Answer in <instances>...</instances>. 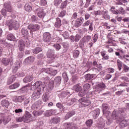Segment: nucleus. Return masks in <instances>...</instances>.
Returning a JSON list of instances; mask_svg holds the SVG:
<instances>
[{
	"label": "nucleus",
	"instance_id": "obj_45",
	"mask_svg": "<svg viewBox=\"0 0 129 129\" xmlns=\"http://www.w3.org/2000/svg\"><path fill=\"white\" fill-rule=\"evenodd\" d=\"M94 115L95 117H97L99 114L100 113V109H96V110H94L93 111Z\"/></svg>",
	"mask_w": 129,
	"mask_h": 129
},
{
	"label": "nucleus",
	"instance_id": "obj_20",
	"mask_svg": "<svg viewBox=\"0 0 129 129\" xmlns=\"http://www.w3.org/2000/svg\"><path fill=\"white\" fill-rule=\"evenodd\" d=\"M1 105L5 108H8L10 106V102L7 100H3L1 101Z\"/></svg>",
	"mask_w": 129,
	"mask_h": 129
},
{
	"label": "nucleus",
	"instance_id": "obj_28",
	"mask_svg": "<svg viewBox=\"0 0 129 129\" xmlns=\"http://www.w3.org/2000/svg\"><path fill=\"white\" fill-rule=\"evenodd\" d=\"M43 112H44V111H43L42 110H39V111L34 110L32 112V114L34 115V116L37 117V116H39L40 115H41V114H43Z\"/></svg>",
	"mask_w": 129,
	"mask_h": 129
},
{
	"label": "nucleus",
	"instance_id": "obj_18",
	"mask_svg": "<svg viewBox=\"0 0 129 129\" xmlns=\"http://www.w3.org/2000/svg\"><path fill=\"white\" fill-rule=\"evenodd\" d=\"M75 114V111H70L69 112L67 113L64 117V119L67 120V119H69L70 117H72V116H73Z\"/></svg>",
	"mask_w": 129,
	"mask_h": 129
},
{
	"label": "nucleus",
	"instance_id": "obj_44",
	"mask_svg": "<svg viewBox=\"0 0 129 129\" xmlns=\"http://www.w3.org/2000/svg\"><path fill=\"white\" fill-rule=\"evenodd\" d=\"M49 97L47 95V94H44L42 96V100L44 102H47V101H49Z\"/></svg>",
	"mask_w": 129,
	"mask_h": 129
},
{
	"label": "nucleus",
	"instance_id": "obj_9",
	"mask_svg": "<svg viewBox=\"0 0 129 129\" xmlns=\"http://www.w3.org/2000/svg\"><path fill=\"white\" fill-rule=\"evenodd\" d=\"M83 22H84V19L83 17L77 18L75 21V27L76 28H79L83 24Z\"/></svg>",
	"mask_w": 129,
	"mask_h": 129
},
{
	"label": "nucleus",
	"instance_id": "obj_61",
	"mask_svg": "<svg viewBox=\"0 0 129 129\" xmlns=\"http://www.w3.org/2000/svg\"><path fill=\"white\" fill-rule=\"evenodd\" d=\"M62 36L64 37V39H68V38H69V33L67 32H65L62 34Z\"/></svg>",
	"mask_w": 129,
	"mask_h": 129
},
{
	"label": "nucleus",
	"instance_id": "obj_12",
	"mask_svg": "<svg viewBox=\"0 0 129 129\" xmlns=\"http://www.w3.org/2000/svg\"><path fill=\"white\" fill-rule=\"evenodd\" d=\"M95 89L97 91H101L102 89H105V84L103 83H99L96 86Z\"/></svg>",
	"mask_w": 129,
	"mask_h": 129
},
{
	"label": "nucleus",
	"instance_id": "obj_11",
	"mask_svg": "<svg viewBox=\"0 0 129 129\" xmlns=\"http://www.w3.org/2000/svg\"><path fill=\"white\" fill-rule=\"evenodd\" d=\"M42 91L40 89H39L38 90H36V91H34L32 95V97L33 98H34V99H38V98H40V96H41V92Z\"/></svg>",
	"mask_w": 129,
	"mask_h": 129
},
{
	"label": "nucleus",
	"instance_id": "obj_25",
	"mask_svg": "<svg viewBox=\"0 0 129 129\" xmlns=\"http://www.w3.org/2000/svg\"><path fill=\"white\" fill-rule=\"evenodd\" d=\"M95 76H96V75L95 74H87L85 75V79L86 80H91L93 78V77H95Z\"/></svg>",
	"mask_w": 129,
	"mask_h": 129
},
{
	"label": "nucleus",
	"instance_id": "obj_55",
	"mask_svg": "<svg viewBox=\"0 0 129 129\" xmlns=\"http://www.w3.org/2000/svg\"><path fill=\"white\" fill-rule=\"evenodd\" d=\"M127 125V122L126 121H122L120 123V126H122V127H124V126H126Z\"/></svg>",
	"mask_w": 129,
	"mask_h": 129
},
{
	"label": "nucleus",
	"instance_id": "obj_8",
	"mask_svg": "<svg viewBox=\"0 0 129 129\" xmlns=\"http://www.w3.org/2000/svg\"><path fill=\"white\" fill-rule=\"evenodd\" d=\"M43 87L42 82L39 81L36 82L33 85L31 86V90H35V89H41V88Z\"/></svg>",
	"mask_w": 129,
	"mask_h": 129
},
{
	"label": "nucleus",
	"instance_id": "obj_30",
	"mask_svg": "<svg viewBox=\"0 0 129 129\" xmlns=\"http://www.w3.org/2000/svg\"><path fill=\"white\" fill-rule=\"evenodd\" d=\"M37 11H39L37 13L38 17H39V18H44V16H45L46 14L44 13L43 9L40 10V9H37Z\"/></svg>",
	"mask_w": 129,
	"mask_h": 129
},
{
	"label": "nucleus",
	"instance_id": "obj_6",
	"mask_svg": "<svg viewBox=\"0 0 129 129\" xmlns=\"http://www.w3.org/2000/svg\"><path fill=\"white\" fill-rule=\"evenodd\" d=\"M47 57L50 60H54L56 57L55 56V50L49 49L47 52Z\"/></svg>",
	"mask_w": 129,
	"mask_h": 129
},
{
	"label": "nucleus",
	"instance_id": "obj_57",
	"mask_svg": "<svg viewBox=\"0 0 129 129\" xmlns=\"http://www.w3.org/2000/svg\"><path fill=\"white\" fill-rule=\"evenodd\" d=\"M85 94H86V91L84 90L82 92H79L78 94V95H79V96L82 97L84 96V95H85Z\"/></svg>",
	"mask_w": 129,
	"mask_h": 129
},
{
	"label": "nucleus",
	"instance_id": "obj_60",
	"mask_svg": "<svg viewBox=\"0 0 129 129\" xmlns=\"http://www.w3.org/2000/svg\"><path fill=\"white\" fill-rule=\"evenodd\" d=\"M104 27L105 29H106V30H109L110 29V26H108V23L105 22L104 23Z\"/></svg>",
	"mask_w": 129,
	"mask_h": 129
},
{
	"label": "nucleus",
	"instance_id": "obj_21",
	"mask_svg": "<svg viewBox=\"0 0 129 129\" xmlns=\"http://www.w3.org/2000/svg\"><path fill=\"white\" fill-rule=\"evenodd\" d=\"M24 101V96H20L18 97H15L13 99L14 102H22Z\"/></svg>",
	"mask_w": 129,
	"mask_h": 129
},
{
	"label": "nucleus",
	"instance_id": "obj_1",
	"mask_svg": "<svg viewBox=\"0 0 129 129\" xmlns=\"http://www.w3.org/2000/svg\"><path fill=\"white\" fill-rule=\"evenodd\" d=\"M6 24L9 28V30H13V28L14 30H18L19 29V22L16 20H11L7 21Z\"/></svg>",
	"mask_w": 129,
	"mask_h": 129
},
{
	"label": "nucleus",
	"instance_id": "obj_29",
	"mask_svg": "<svg viewBox=\"0 0 129 129\" xmlns=\"http://www.w3.org/2000/svg\"><path fill=\"white\" fill-rule=\"evenodd\" d=\"M102 15L103 19H105V20H109V18H110V17L108 15V11H103V13Z\"/></svg>",
	"mask_w": 129,
	"mask_h": 129
},
{
	"label": "nucleus",
	"instance_id": "obj_37",
	"mask_svg": "<svg viewBox=\"0 0 129 129\" xmlns=\"http://www.w3.org/2000/svg\"><path fill=\"white\" fill-rule=\"evenodd\" d=\"M16 64H17V66H15V67L14 68V69L13 70L14 73H16V72H17L18 69H19V68H20V67L21 66V62H20L19 61H16Z\"/></svg>",
	"mask_w": 129,
	"mask_h": 129
},
{
	"label": "nucleus",
	"instance_id": "obj_34",
	"mask_svg": "<svg viewBox=\"0 0 129 129\" xmlns=\"http://www.w3.org/2000/svg\"><path fill=\"white\" fill-rule=\"evenodd\" d=\"M7 39L9 40V41H15L16 37L13 34H9L7 36Z\"/></svg>",
	"mask_w": 129,
	"mask_h": 129
},
{
	"label": "nucleus",
	"instance_id": "obj_42",
	"mask_svg": "<svg viewBox=\"0 0 129 129\" xmlns=\"http://www.w3.org/2000/svg\"><path fill=\"white\" fill-rule=\"evenodd\" d=\"M79 54L80 52L78 51V50H75L73 53V57L75 59H77L78 57H79Z\"/></svg>",
	"mask_w": 129,
	"mask_h": 129
},
{
	"label": "nucleus",
	"instance_id": "obj_33",
	"mask_svg": "<svg viewBox=\"0 0 129 129\" xmlns=\"http://www.w3.org/2000/svg\"><path fill=\"white\" fill-rule=\"evenodd\" d=\"M60 120H61V118L59 117H55L51 119V121L53 122V123H58L60 122Z\"/></svg>",
	"mask_w": 129,
	"mask_h": 129
},
{
	"label": "nucleus",
	"instance_id": "obj_4",
	"mask_svg": "<svg viewBox=\"0 0 129 129\" xmlns=\"http://www.w3.org/2000/svg\"><path fill=\"white\" fill-rule=\"evenodd\" d=\"M41 71L42 72L44 71L45 73L49 74L50 76H55L58 73V71L53 69L52 68L47 69L43 68Z\"/></svg>",
	"mask_w": 129,
	"mask_h": 129
},
{
	"label": "nucleus",
	"instance_id": "obj_19",
	"mask_svg": "<svg viewBox=\"0 0 129 129\" xmlns=\"http://www.w3.org/2000/svg\"><path fill=\"white\" fill-rule=\"evenodd\" d=\"M34 79V77L32 75H29L26 77L24 79L23 81L25 83H28V82H31Z\"/></svg>",
	"mask_w": 129,
	"mask_h": 129
},
{
	"label": "nucleus",
	"instance_id": "obj_38",
	"mask_svg": "<svg viewBox=\"0 0 129 129\" xmlns=\"http://www.w3.org/2000/svg\"><path fill=\"white\" fill-rule=\"evenodd\" d=\"M117 66L118 67V69L119 71H120L121 70V67H122V62L120 61L119 59L117 60Z\"/></svg>",
	"mask_w": 129,
	"mask_h": 129
},
{
	"label": "nucleus",
	"instance_id": "obj_35",
	"mask_svg": "<svg viewBox=\"0 0 129 129\" xmlns=\"http://www.w3.org/2000/svg\"><path fill=\"white\" fill-rule=\"evenodd\" d=\"M20 87V84L19 83H15L13 85L9 86L10 89H16L18 87Z\"/></svg>",
	"mask_w": 129,
	"mask_h": 129
},
{
	"label": "nucleus",
	"instance_id": "obj_32",
	"mask_svg": "<svg viewBox=\"0 0 129 129\" xmlns=\"http://www.w3.org/2000/svg\"><path fill=\"white\" fill-rule=\"evenodd\" d=\"M15 80H16V77L15 76H12L11 77L9 78L7 81L8 85H10V84H12L13 82L15 81Z\"/></svg>",
	"mask_w": 129,
	"mask_h": 129
},
{
	"label": "nucleus",
	"instance_id": "obj_51",
	"mask_svg": "<svg viewBox=\"0 0 129 129\" xmlns=\"http://www.w3.org/2000/svg\"><path fill=\"white\" fill-rule=\"evenodd\" d=\"M65 129H75V127L73 126L72 123H70L66 125Z\"/></svg>",
	"mask_w": 129,
	"mask_h": 129
},
{
	"label": "nucleus",
	"instance_id": "obj_5",
	"mask_svg": "<svg viewBox=\"0 0 129 129\" xmlns=\"http://www.w3.org/2000/svg\"><path fill=\"white\" fill-rule=\"evenodd\" d=\"M23 121L24 122H30V121H33L32 116L31 114L28 111H26L25 113V115L23 116Z\"/></svg>",
	"mask_w": 129,
	"mask_h": 129
},
{
	"label": "nucleus",
	"instance_id": "obj_58",
	"mask_svg": "<svg viewBox=\"0 0 129 129\" xmlns=\"http://www.w3.org/2000/svg\"><path fill=\"white\" fill-rule=\"evenodd\" d=\"M40 6H46L47 5V1L46 0H41L40 3Z\"/></svg>",
	"mask_w": 129,
	"mask_h": 129
},
{
	"label": "nucleus",
	"instance_id": "obj_39",
	"mask_svg": "<svg viewBox=\"0 0 129 129\" xmlns=\"http://www.w3.org/2000/svg\"><path fill=\"white\" fill-rule=\"evenodd\" d=\"M40 52H42V48L39 47L35 48L33 50L34 54H38V53H40Z\"/></svg>",
	"mask_w": 129,
	"mask_h": 129
},
{
	"label": "nucleus",
	"instance_id": "obj_43",
	"mask_svg": "<svg viewBox=\"0 0 129 129\" xmlns=\"http://www.w3.org/2000/svg\"><path fill=\"white\" fill-rule=\"evenodd\" d=\"M26 61H27L28 62H31V63H33L34 61H35V57L33 56H29L25 59Z\"/></svg>",
	"mask_w": 129,
	"mask_h": 129
},
{
	"label": "nucleus",
	"instance_id": "obj_22",
	"mask_svg": "<svg viewBox=\"0 0 129 129\" xmlns=\"http://www.w3.org/2000/svg\"><path fill=\"white\" fill-rule=\"evenodd\" d=\"M39 108H40V103H39V102H35L31 106V109L32 110H36L39 109Z\"/></svg>",
	"mask_w": 129,
	"mask_h": 129
},
{
	"label": "nucleus",
	"instance_id": "obj_63",
	"mask_svg": "<svg viewBox=\"0 0 129 129\" xmlns=\"http://www.w3.org/2000/svg\"><path fill=\"white\" fill-rule=\"evenodd\" d=\"M62 0H54V4L55 6H58V5L61 4Z\"/></svg>",
	"mask_w": 129,
	"mask_h": 129
},
{
	"label": "nucleus",
	"instance_id": "obj_14",
	"mask_svg": "<svg viewBox=\"0 0 129 129\" xmlns=\"http://www.w3.org/2000/svg\"><path fill=\"white\" fill-rule=\"evenodd\" d=\"M21 34L22 35H23V36H24V37H26V39H28L29 38V31H28V29H26V28H22L21 29Z\"/></svg>",
	"mask_w": 129,
	"mask_h": 129
},
{
	"label": "nucleus",
	"instance_id": "obj_31",
	"mask_svg": "<svg viewBox=\"0 0 129 129\" xmlns=\"http://www.w3.org/2000/svg\"><path fill=\"white\" fill-rule=\"evenodd\" d=\"M96 67L97 68L93 67L92 68V70L93 71H97L98 72H100L101 70L102 69V66H101V64H99Z\"/></svg>",
	"mask_w": 129,
	"mask_h": 129
},
{
	"label": "nucleus",
	"instance_id": "obj_27",
	"mask_svg": "<svg viewBox=\"0 0 129 129\" xmlns=\"http://www.w3.org/2000/svg\"><path fill=\"white\" fill-rule=\"evenodd\" d=\"M116 8H117V12L118 14H124V9L122 7L120 6V5H118L116 6Z\"/></svg>",
	"mask_w": 129,
	"mask_h": 129
},
{
	"label": "nucleus",
	"instance_id": "obj_16",
	"mask_svg": "<svg viewBox=\"0 0 129 129\" xmlns=\"http://www.w3.org/2000/svg\"><path fill=\"white\" fill-rule=\"evenodd\" d=\"M62 81V77L57 76L55 77L53 81V83L56 85H60L61 84V81Z\"/></svg>",
	"mask_w": 129,
	"mask_h": 129
},
{
	"label": "nucleus",
	"instance_id": "obj_53",
	"mask_svg": "<svg viewBox=\"0 0 129 129\" xmlns=\"http://www.w3.org/2000/svg\"><path fill=\"white\" fill-rule=\"evenodd\" d=\"M53 47L56 49V51H59L61 49V45L59 44H54Z\"/></svg>",
	"mask_w": 129,
	"mask_h": 129
},
{
	"label": "nucleus",
	"instance_id": "obj_62",
	"mask_svg": "<svg viewBox=\"0 0 129 129\" xmlns=\"http://www.w3.org/2000/svg\"><path fill=\"white\" fill-rule=\"evenodd\" d=\"M107 71L108 73H113L114 72L115 70L113 68H108L107 69Z\"/></svg>",
	"mask_w": 129,
	"mask_h": 129
},
{
	"label": "nucleus",
	"instance_id": "obj_23",
	"mask_svg": "<svg viewBox=\"0 0 129 129\" xmlns=\"http://www.w3.org/2000/svg\"><path fill=\"white\" fill-rule=\"evenodd\" d=\"M11 62V58L10 57H5L2 59V62L5 66H8Z\"/></svg>",
	"mask_w": 129,
	"mask_h": 129
},
{
	"label": "nucleus",
	"instance_id": "obj_3",
	"mask_svg": "<svg viewBox=\"0 0 129 129\" xmlns=\"http://www.w3.org/2000/svg\"><path fill=\"white\" fill-rule=\"evenodd\" d=\"M40 26L39 24H30L28 26L27 28L30 30L31 35H33V32H36V31H39Z\"/></svg>",
	"mask_w": 129,
	"mask_h": 129
},
{
	"label": "nucleus",
	"instance_id": "obj_36",
	"mask_svg": "<svg viewBox=\"0 0 129 129\" xmlns=\"http://www.w3.org/2000/svg\"><path fill=\"white\" fill-rule=\"evenodd\" d=\"M68 4V0H66L65 1L62 2L60 5V9L63 10L64 9H65V8H66V7L67 6Z\"/></svg>",
	"mask_w": 129,
	"mask_h": 129
},
{
	"label": "nucleus",
	"instance_id": "obj_54",
	"mask_svg": "<svg viewBox=\"0 0 129 129\" xmlns=\"http://www.w3.org/2000/svg\"><path fill=\"white\" fill-rule=\"evenodd\" d=\"M123 70L124 72H128L129 71V67L126 64L123 65Z\"/></svg>",
	"mask_w": 129,
	"mask_h": 129
},
{
	"label": "nucleus",
	"instance_id": "obj_41",
	"mask_svg": "<svg viewBox=\"0 0 129 129\" xmlns=\"http://www.w3.org/2000/svg\"><path fill=\"white\" fill-rule=\"evenodd\" d=\"M25 10L26 12H31L32 11V7L29 4H26L24 7Z\"/></svg>",
	"mask_w": 129,
	"mask_h": 129
},
{
	"label": "nucleus",
	"instance_id": "obj_49",
	"mask_svg": "<svg viewBox=\"0 0 129 129\" xmlns=\"http://www.w3.org/2000/svg\"><path fill=\"white\" fill-rule=\"evenodd\" d=\"M81 37H82V35H81V34H77L75 36V41L76 42H79V40L81 39Z\"/></svg>",
	"mask_w": 129,
	"mask_h": 129
},
{
	"label": "nucleus",
	"instance_id": "obj_64",
	"mask_svg": "<svg viewBox=\"0 0 129 129\" xmlns=\"http://www.w3.org/2000/svg\"><path fill=\"white\" fill-rule=\"evenodd\" d=\"M90 3H91V0H86V4L85 5V8H87L88 7H89Z\"/></svg>",
	"mask_w": 129,
	"mask_h": 129
},
{
	"label": "nucleus",
	"instance_id": "obj_7",
	"mask_svg": "<svg viewBox=\"0 0 129 129\" xmlns=\"http://www.w3.org/2000/svg\"><path fill=\"white\" fill-rule=\"evenodd\" d=\"M80 101L81 102V104L83 107L88 106V105H90V104H91V101L89 100L85 99V98H81Z\"/></svg>",
	"mask_w": 129,
	"mask_h": 129
},
{
	"label": "nucleus",
	"instance_id": "obj_15",
	"mask_svg": "<svg viewBox=\"0 0 129 129\" xmlns=\"http://www.w3.org/2000/svg\"><path fill=\"white\" fill-rule=\"evenodd\" d=\"M102 111H103V113H106V112H107L108 113V112L107 110H108V109H109V105H108V104H103L102 105Z\"/></svg>",
	"mask_w": 129,
	"mask_h": 129
},
{
	"label": "nucleus",
	"instance_id": "obj_47",
	"mask_svg": "<svg viewBox=\"0 0 129 129\" xmlns=\"http://www.w3.org/2000/svg\"><path fill=\"white\" fill-rule=\"evenodd\" d=\"M93 123V121L92 119H89L86 122V124L88 127H90L92 124Z\"/></svg>",
	"mask_w": 129,
	"mask_h": 129
},
{
	"label": "nucleus",
	"instance_id": "obj_48",
	"mask_svg": "<svg viewBox=\"0 0 129 129\" xmlns=\"http://www.w3.org/2000/svg\"><path fill=\"white\" fill-rule=\"evenodd\" d=\"M83 90L85 91H87L90 88V85L89 84H85L83 86Z\"/></svg>",
	"mask_w": 129,
	"mask_h": 129
},
{
	"label": "nucleus",
	"instance_id": "obj_56",
	"mask_svg": "<svg viewBox=\"0 0 129 129\" xmlns=\"http://www.w3.org/2000/svg\"><path fill=\"white\" fill-rule=\"evenodd\" d=\"M44 115H45V116H47V117L51 116L52 115V114L51 113L50 110H47L44 113Z\"/></svg>",
	"mask_w": 129,
	"mask_h": 129
},
{
	"label": "nucleus",
	"instance_id": "obj_26",
	"mask_svg": "<svg viewBox=\"0 0 129 129\" xmlns=\"http://www.w3.org/2000/svg\"><path fill=\"white\" fill-rule=\"evenodd\" d=\"M73 89L75 90L77 92H79L82 90V87L80 86V84H78L75 85L73 87Z\"/></svg>",
	"mask_w": 129,
	"mask_h": 129
},
{
	"label": "nucleus",
	"instance_id": "obj_17",
	"mask_svg": "<svg viewBox=\"0 0 129 129\" xmlns=\"http://www.w3.org/2000/svg\"><path fill=\"white\" fill-rule=\"evenodd\" d=\"M56 21L55 22L54 27L55 28H60L61 26H62V22L61 21V19L58 17H57L56 19Z\"/></svg>",
	"mask_w": 129,
	"mask_h": 129
},
{
	"label": "nucleus",
	"instance_id": "obj_24",
	"mask_svg": "<svg viewBox=\"0 0 129 129\" xmlns=\"http://www.w3.org/2000/svg\"><path fill=\"white\" fill-rule=\"evenodd\" d=\"M91 36L90 35H85L82 38V41L84 42V43H88V42L91 40Z\"/></svg>",
	"mask_w": 129,
	"mask_h": 129
},
{
	"label": "nucleus",
	"instance_id": "obj_10",
	"mask_svg": "<svg viewBox=\"0 0 129 129\" xmlns=\"http://www.w3.org/2000/svg\"><path fill=\"white\" fill-rule=\"evenodd\" d=\"M43 41L46 43H50V41H51V34L48 32L44 33L43 34Z\"/></svg>",
	"mask_w": 129,
	"mask_h": 129
},
{
	"label": "nucleus",
	"instance_id": "obj_2",
	"mask_svg": "<svg viewBox=\"0 0 129 129\" xmlns=\"http://www.w3.org/2000/svg\"><path fill=\"white\" fill-rule=\"evenodd\" d=\"M12 13L13 12V8H12V5L10 3H5L4 8L1 10V13L3 16H7V13Z\"/></svg>",
	"mask_w": 129,
	"mask_h": 129
},
{
	"label": "nucleus",
	"instance_id": "obj_40",
	"mask_svg": "<svg viewBox=\"0 0 129 129\" xmlns=\"http://www.w3.org/2000/svg\"><path fill=\"white\" fill-rule=\"evenodd\" d=\"M87 29H86V28L83 27L79 29V34H81L82 36H83V34H84V33L87 32Z\"/></svg>",
	"mask_w": 129,
	"mask_h": 129
},
{
	"label": "nucleus",
	"instance_id": "obj_13",
	"mask_svg": "<svg viewBox=\"0 0 129 129\" xmlns=\"http://www.w3.org/2000/svg\"><path fill=\"white\" fill-rule=\"evenodd\" d=\"M25 42L23 41V40H20L19 41V45H18V48L19 50L20 51H23L24 50H25Z\"/></svg>",
	"mask_w": 129,
	"mask_h": 129
},
{
	"label": "nucleus",
	"instance_id": "obj_46",
	"mask_svg": "<svg viewBox=\"0 0 129 129\" xmlns=\"http://www.w3.org/2000/svg\"><path fill=\"white\" fill-rule=\"evenodd\" d=\"M66 16V10H62L59 14L58 15V17L60 18H63Z\"/></svg>",
	"mask_w": 129,
	"mask_h": 129
},
{
	"label": "nucleus",
	"instance_id": "obj_50",
	"mask_svg": "<svg viewBox=\"0 0 129 129\" xmlns=\"http://www.w3.org/2000/svg\"><path fill=\"white\" fill-rule=\"evenodd\" d=\"M110 12L112 13V14H114V15H118V13L117 12V10H115V7L114 6H112L110 9Z\"/></svg>",
	"mask_w": 129,
	"mask_h": 129
},
{
	"label": "nucleus",
	"instance_id": "obj_59",
	"mask_svg": "<svg viewBox=\"0 0 129 129\" xmlns=\"http://www.w3.org/2000/svg\"><path fill=\"white\" fill-rule=\"evenodd\" d=\"M103 13V11L102 12L100 10H98V11L95 12V16L101 15H102Z\"/></svg>",
	"mask_w": 129,
	"mask_h": 129
},
{
	"label": "nucleus",
	"instance_id": "obj_52",
	"mask_svg": "<svg viewBox=\"0 0 129 129\" xmlns=\"http://www.w3.org/2000/svg\"><path fill=\"white\" fill-rule=\"evenodd\" d=\"M97 40H98V34H95L93 37V43H96Z\"/></svg>",
	"mask_w": 129,
	"mask_h": 129
}]
</instances>
